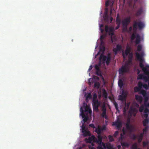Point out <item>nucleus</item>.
Masks as SVG:
<instances>
[{
  "label": "nucleus",
  "mask_w": 149,
  "mask_h": 149,
  "mask_svg": "<svg viewBox=\"0 0 149 149\" xmlns=\"http://www.w3.org/2000/svg\"><path fill=\"white\" fill-rule=\"evenodd\" d=\"M140 94H142L143 96L145 95L146 93V91L143 90H141L139 93Z\"/></svg>",
  "instance_id": "nucleus-40"
},
{
  "label": "nucleus",
  "mask_w": 149,
  "mask_h": 149,
  "mask_svg": "<svg viewBox=\"0 0 149 149\" xmlns=\"http://www.w3.org/2000/svg\"><path fill=\"white\" fill-rule=\"evenodd\" d=\"M141 37L139 34H136V40L135 41V42L136 44L137 45L139 44L141 41Z\"/></svg>",
  "instance_id": "nucleus-21"
},
{
  "label": "nucleus",
  "mask_w": 149,
  "mask_h": 149,
  "mask_svg": "<svg viewBox=\"0 0 149 149\" xmlns=\"http://www.w3.org/2000/svg\"><path fill=\"white\" fill-rule=\"evenodd\" d=\"M109 139L110 142H112L114 141L113 139L111 136L109 135Z\"/></svg>",
  "instance_id": "nucleus-47"
},
{
  "label": "nucleus",
  "mask_w": 149,
  "mask_h": 149,
  "mask_svg": "<svg viewBox=\"0 0 149 149\" xmlns=\"http://www.w3.org/2000/svg\"><path fill=\"white\" fill-rule=\"evenodd\" d=\"M106 146L108 149H113V146L110 143L107 144Z\"/></svg>",
  "instance_id": "nucleus-35"
},
{
  "label": "nucleus",
  "mask_w": 149,
  "mask_h": 149,
  "mask_svg": "<svg viewBox=\"0 0 149 149\" xmlns=\"http://www.w3.org/2000/svg\"><path fill=\"white\" fill-rule=\"evenodd\" d=\"M145 104V107H149V103H144Z\"/></svg>",
  "instance_id": "nucleus-58"
},
{
  "label": "nucleus",
  "mask_w": 149,
  "mask_h": 149,
  "mask_svg": "<svg viewBox=\"0 0 149 149\" xmlns=\"http://www.w3.org/2000/svg\"><path fill=\"white\" fill-rule=\"evenodd\" d=\"M89 126L92 127V128H95V126L93 124H90L89 125Z\"/></svg>",
  "instance_id": "nucleus-60"
},
{
  "label": "nucleus",
  "mask_w": 149,
  "mask_h": 149,
  "mask_svg": "<svg viewBox=\"0 0 149 149\" xmlns=\"http://www.w3.org/2000/svg\"><path fill=\"white\" fill-rule=\"evenodd\" d=\"M100 39L101 42L102 43V42H103V39H104V36H100Z\"/></svg>",
  "instance_id": "nucleus-57"
},
{
  "label": "nucleus",
  "mask_w": 149,
  "mask_h": 149,
  "mask_svg": "<svg viewBox=\"0 0 149 149\" xmlns=\"http://www.w3.org/2000/svg\"><path fill=\"white\" fill-rule=\"evenodd\" d=\"M113 4V2L110 1L108 0L105 3L106 6L107 7L109 5H110L111 7H112Z\"/></svg>",
  "instance_id": "nucleus-23"
},
{
  "label": "nucleus",
  "mask_w": 149,
  "mask_h": 149,
  "mask_svg": "<svg viewBox=\"0 0 149 149\" xmlns=\"http://www.w3.org/2000/svg\"><path fill=\"white\" fill-rule=\"evenodd\" d=\"M87 103H83V105L82 107H81L80 109L81 113L80 116H81L83 118V120L84 123L86 122L89 119V117L87 114L85 115L84 114V112H87L91 115V114L92 111L89 106L86 104Z\"/></svg>",
  "instance_id": "nucleus-1"
},
{
  "label": "nucleus",
  "mask_w": 149,
  "mask_h": 149,
  "mask_svg": "<svg viewBox=\"0 0 149 149\" xmlns=\"http://www.w3.org/2000/svg\"><path fill=\"white\" fill-rule=\"evenodd\" d=\"M105 48L103 46L102 48H100V51H102L103 52H104L105 50Z\"/></svg>",
  "instance_id": "nucleus-52"
},
{
  "label": "nucleus",
  "mask_w": 149,
  "mask_h": 149,
  "mask_svg": "<svg viewBox=\"0 0 149 149\" xmlns=\"http://www.w3.org/2000/svg\"><path fill=\"white\" fill-rule=\"evenodd\" d=\"M104 127L101 128L100 126H98L96 128L95 132L97 133L98 135H101L102 130H104Z\"/></svg>",
  "instance_id": "nucleus-16"
},
{
  "label": "nucleus",
  "mask_w": 149,
  "mask_h": 149,
  "mask_svg": "<svg viewBox=\"0 0 149 149\" xmlns=\"http://www.w3.org/2000/svg\"><path fill=\"white\" fill-rule=\"evenodd\" d=\"M107 57L106 56L101 54L100 56L99 59L100 60L102 59L103 61H105L106 60Z\"/></svg>",
  "instance_id": "nucleus-30"
},
{
  "label": "nucleus",
  "mask_w": 149,
  "mask_h": 149,
  "mask_svg": "<svg viewBox=\"0 0 149 149\" xmlns=\"http://www.w3.org/2000/svg\"><path fill=\"white\" fill-rule=\"evenodd\" d=\"M102 112H106V109L104 106H103L102 108Z\"/></svg>",
  "instance_id": "nucleus-56"
},
{
  "label": "nucleus",
  "mask_w": 149,
  "mask_h": 149,
  "mask_svg": "<svg viewBox=\"0 0 149 149\" xmlns=\"http://www.w3.org/2000/svg\"><path fill=\"white\" fill-rule=\"evenodd\" d=\"M143 67L141 68L144 74L148 76H145L143 74H140L138 75L137 79H143L145 82H147L149 80V70L147 68H149V65H147L145 67L143 66Z\"/></svg>",
  "instance_id": "nucleus-2"
},
{
  "label": "nucleus",
  "mask_w": 149,
  "mask_h": 149,
  "mask_svg": "<svg viewBox=\"0 0 149 149\" xmlns=\"http://www.w3.org/2000/svg\"><path fill=\"white\" fill-rule=\"evenodd\" d=\"M144 98L145 101L144 102H147V101L148 100L149 98V95L146 93L145 95L143 96Z\"/></svg>",
  "instance_id": "nucleus-29"
},
{
  "label": "nucleus",
  "mask_w": 149,
  "mask_h": 149,
  "mask_svg": "<svg viewBox=\"0 0 149 149\" xmlns=\"http://www.w3.org/2000/svg\"><path fill=\"white\" fill-rule=\"evenodd\" d=\"M148 113H145L143 115L144 117L145 118H149L148 117Z\"/></svg>",
  "instance_id": "nucleus-53"
},
{
  "label": "nucleus",
  "mask_w": 149,
  "mask_h": 149,
  "mask_svg": "<svg viewBox=\"0 0 149 149\" xmlns=\"http://www.w3.org/2000/svg\"><path fill=\"white\" fill-rule=\"evenodd\" d=\"M118 132L117 131H116L114 134V136L116 137L118 135Z\"/></svg>",
  "instance_id": "nucleus-59"
},
{
  "label": "nucleus",
  "mask_w": 149,
  "mask_h": 149,
  "mask_svg": "<svg viewBox=\"0 0 149 149\" xmlns=\"http://www.w3.org/2000/svg\"><path fill=\"white\" fill-rule=\"evenodd\" d=\"M145 127L144 128L143 130V133H146V132L148 130V129H149V126H144Z\"/></svg>",
  "instance_id": "nucleus-38"
},
{
  "label": "nucleus",
  "mask_w": 149,
  "mask_h": 149,
  "mask_svg": "<svg viewBox=\"0 0 149 149\" xmlns=\"http://www.w3.org/2000/svg\"><path fill=\"white\" fill-rule=\"evenodd\" d=\"M136 57L137 59L140 61L139 63V66L140 68H143L144 65L143 62L144 61L143 58V57L144 55V52H142L140 54L138 52H136Z\"/></svg>",
  "instance_id": "nucleus-4"
},
{
  "label": "nucleus",
  "mask_w": 149,
  "mask_h": 149,
  "mask_svg": "<svg viewBox=\"0 0 149 149\" xmlns=\"http://www.w3.org/2000/svg\"><path fill=\"white\" fill-rule=\"evenodd\" d=\"M144 112L145 113H147L149 112V109H148L147 107H145V108L144 109Z\"/></svg>",
  "instance_id": "nucleus-48"
},
{
  "label": "nucleus",
  "mask_w": 149,
  "mask_h": 149,
  "mask_svg": "<svg viewBox=\"0 0 149 149\" xmlns=\"http://www.w3.org/2000/svg\"><path fill=\"white\" fill-rule=\"evenodd\" d=\"M96 138L94 136H89L88 139H87V142L88 143H91L92 142H96Z\"/></svg>",
  "instance_id": "nucleus-15"
},
{
  "label": "nucleus",
  "mask_w": 149,
  "mask_h": 149,
  "mask_svg": "<svg viewBox=\"0 0 149 149\" xmlns=\"http://www.w3.org/2000/svg\"><path fill=\"white\" fill-rule=\"evenodd\" d=\"M138 87L135 86L134 88V90L135 92H139L142 88V82H139L138 84Z\"/></svg>",
  "instance_id": "nucleus-11"
},
{
  "label": "nucleus",
  "mask_w": 149,
  "mask_h": 149,
  "mask_svg": "<svg viewBox=\"0 0 149 149\" xmlns=\"http://www.w3.org/2000/svg\"><path fill=\"white\" fill-rule=\"evenodd\" d=\"M107 61L106 62V64L108 65L110 62L111 60V57L110 56H108L107 58Z\"/></svg>",
  "instance_id": "nucleus-37"
},
{
  "label": "nucleus",
  "mask_w": 149,
  "mask_h": 149,
  "mask_svg": "<svg viewBox=\"0 0 149 149\" xmlns=\"http://www.w3.org/2000/svg\"><path fill=\"white\" fill-rule=\"evenodd\" d=\"M121 144L123 147H128L129 146V144L126 142H121Z\"/></svg>",
  "instance_id": "nucleus-34"
},
{
  "label": "nucleus",
  "mask_w": 149,
  "mask_h": 149,
  "mask_svg": "<svg viewBox=\"0 0 149 149\" xmlns=\"http://www.w3.org/2000/svg\"><path fill=\"white\" fill-rule=\"evenodd\" d=\"M129 70L127 65L122 66L119 70V74H123L124 73L127 72Z\"/></svg>",
  "instance_id": "nucleus-8"
},
{
  "label": "nucleus",
  "mask_w": 149,
  "mask_h": 149,
  "mask_svg": "<svg viewBox=\"0 0 149 149\" xmlns=\"http://www.w3.org/2000/svg\"><path fill=\"white\" fill-rule=\"evenodd\" d=\"M97 139L96 140V142L98 144H101L102 142V137L101 135H98L97 136Z\"/></svg>",
  "instance_id": "nucleus-19"
},
{
  "label": "nucleus",
  "mask_w": 149,
  "mask_h": 149,
  "mask_svg": "<svg viewBox=\"0 0 149 149\" xmlns=\"http://www.w3.org/2000/svg\"><path fill=\"white\" fill-rule=\"evenodd\" d=\"M104 20L106 21H108V16L107 15V13H106V14H105V15L104 16Z\"/></svg>",
  "instance_id": "nucleus-43"
},
{
  "label": "nucleus",
  "mask_w": 149,
  "mask_h": 149,
  "mask_svg": "<svg viewBox=\"0 0 149 149\" xmlns=\"http://www.w3.org/2000/svg\"><path fill=\"white\" fill-rule=\"evenodd\" d=\"M122 49V46L120 45H117L116 46V48H114L113 49V51L115 55L117 54L118 52L120 51Z\"/></svg>",
  "instance_id": "nucleus-13"
},
{
  "label": "nucleus",
  "mask_w": 149,
  "mask_h": 149,
  "mask_svg": "<svg viewBox=\"0 0 149 149\" xmlns=\"http://www.w3.org/2000/svg\"><path fill=\"white\" fill-rule=\"evenodd\" d=\"M142 46L141 45H138L137 47V50L139 52L141 51L142 49Z\"/></svg>",
  "instance_id": "nucleus-42"
},
{
  "label": "nucleus",
  "mask_w": 149,
  "mask_h": 149,
  "mask_svg": "<svg viewBox=\"0 0 149 149\" xmlns=\"http://www.w3.org/2000/svg\"><path fill=\"white\" fill-rule=\"evenodd\" d=\"M131 22V17L130 16L125 18L122 22V27L127 26Z\"/></svg>",
  "instance_id": "nucleus-5"
},
{
  "label": "nucleus",
  "mask_w": 149,
  "mask_h": 149,
  "mask_svg": "<svg viewBox=\"0 0 149 149\" xmlns=\"http://www.w3.org/2000/svg\"><path fill=\"white\" fill-rule=\"evenodd\" d=\"M94 86L95 87L99 88L100 86V84L98 82H95L94 83Z\"/></svg>",
  "instance_id": "nucleus-44"
},
{
  "label": "nucleus",
  "mask_w": 149,
  "mask_h": 149,
  "mask_svg": "<svg viewBox=\"0 0 149 149\" xmlns=\"http://www.w3.org/2000/svg\"><path fill=\"white\" fill-rule=\"evenodd\" d=\"M97 96L95 93H94L93 98V101L92 102H100L98 101L97 99Z\"/></svg>",
  "instance_id": "nucleus-22"
},
{
  "label": "nucleus",
  "mask_w": 149,
  "mask_h": 149,
  "mask_svg": "<svg viewBox=\"0 0 149 149\" xmlns=\"http://www.w3.org/2000/svg\"><path fill=\"white\" fill-rule=\"evenodd\" d=\"M93 106V110L96 111H98V106L100 104V103H92Z\"/></svg>",
  "instance_id": "nucleus-20"
},
{
  "label": "nucleus",
  "mask_w": 149,
  "mask_h": 149,
  "mask_svg": "<svg viewBox=\"0 0 149 149\" xmlns=\"http://www.w3.org/2000/svg\"><path fill=\"white\" fill-rule=\"evenodd\" d=\"M145 106L143 105H141L139 109V111L140 112H141L143 111V110H144L145 108Z\"/></svg>",
  "instance_id": "nucleus-36"
},
{
  "label": "nucleus",
  "mask_w": 149,
  "mask_h": 149,
  "mask_svg": "<svg viewBox=\"0 0 149 149\" xmlns=\"http://www.w3.org/2000/svg\"><path fill=\"white\" fill-rule=\"evenodd\" d=\"M102 95L105 98H107L108 96V93L104 89H102Z\"/></svg>",
  "instance_id": "nucleus-24"
},
{
  "label": "nucleus",
  "mask_w": 149,
  "mask_h": 149,
  "mask_svg": "<svg viewBox=\"0 0 149 149\" xmlns=\"http://www.w3.org/2000/svg\"><path fill=\"white\" fill-rule=\"evenodd\" d=\"M133 58V54L132 53H130L128 56V60L130 61H132Z\"/></svg>",
  "instance_id": "nucleus-39"
},
{
  "label": "nucleus",
  "mask_w": 149,
  "mask_h": 149,
  "mask_svg": "<svg viewBox=\"0 0 149 149\" xmlns=\"http://www.w3.org/2000/svg\"><path fill=\"white\" fill-rule=\"evenodd\" d=\"M116 22L117 24H121V20L119 17L118 14L117 15L116 19Z\"/></svg>",
  "instance_id": "nucleus-27"
},
{
  "label": "nucleus",
  "mask_w": 149,
  "mask_h": 149,
  "mask_svg": "<svg viewBox=\"0 0 149 149\" xmlns=\"http://www.w3.org/2000/svg\"><path fill=\"white\" fill-rule=\"evenodd\" d=\"M101 65V63H99V64H96L95 66V68L96 70V74L98 76H100V77H102L100 71V67Z\"/></svg>",
  "instance_id": "nucleus-9"
},
{
  "label": "nucleus",
  "mask_w": 149,
  "mask_h": 149,
  "mask_svg": "<svg viewBox=\"0 0 149 149\" xmlns=\"http://www.w3.org/2000/svg\"><path fill=\"white\" fill-rule=\"evenodd\" d=\"M126 127L127 129L130 132H132L134 130L135 128L132 125H129L128 124H126Z\"/></svg>",
  "instance_id": "nucleus-12"
},
{
  "label": "nucleus",
  "mask_w": 149,
  "mask_h": 149,
  "mask_svg": "<svg viewBox=\"0 0 149 149\" xmlns=\"http://www.w3.org/2000/svg\"><path fill=\"white\" fill-rule=\"evenodd\" d=\"M118 85L120 88H121L123 85V83L122 80L120 79L118 82Z\"/></svg>",
  "instance_id": "nucleus-33"
},
{
  "label": "nucleus",
  "mask_w": 149,
  "mask_h": 149,
  "mask_svg": "<svg viewBox=\"0 0 149 149\" xmlns=\"http://www.w3.org/2000/svg\"><path fill=\"white\" fill-rule=\"evenodd\" d=\"M99 146L97 147V149H103L102 148L101 144H99Z\"/></svg>",
  "instance_id": "nucleus-54"
},
{
  "label": "nucleus",
  "mask_w": 149,
  "mask_h": 149,
  "mask_svg": "<svg viewBox=\"0 0 149 149\" xmlns=\"http://www.w3.org/2000/svg\"><path fill=\"white\" fill-rule=\"evenodd\" d=\"M131 50V48L129 47H127V48L125 50V54L126 56H125V54L123 52L122 55L123 58H125L127 56L128 54H129Z\"/></svg>",
  "instance_id": "nucleus-14"
},
{
  "label": "nucleus",
  "mask_w": 149,
  "mask_h": 149,
  "mask_svg": "<svg viewBox=\"0 0 149 149\" xmlns=\"http://www.w3.org/2000/svg\"><path fill=\"white\" fill-rule=\"evenodd\" d=\"M148 81V85H147L146 84H143V83L142 82V87H143L146 90L149 89V80Z\"/></svg>",
  "instance_id": "nucleus-28"
},
{
  "label": "nucleus",
  "mask_w": 149,
  "mask_h": 149,
  "mask_svg": "<svg viewBox=\"0 0 149 149\" xmlns=\"http://www.w3.org/2000/svg\"><path fill=\"white\" fill-rule=\"evenodd\" d=\"M106 113V112H102V113L101 114V116H102V117H104L105 116L107 115Z\"/></svg>",
  "instance_id": "nucleus-50"
},
{
  "label": "nucleus",
  "mask_w": 149,
  "mask_h": 149,
  "mask_svg": "<svg viewBox=\"0 0 149 149\" xmlns=\"http://www.w3.org/2000/svg\"><path fill=\"white\" fill-rule=\"evenodd\" d=\"M126 98V96L125 95H120L118 97L119 99L121 101L125 100Z\"/></svg>",
  "instance_id": "nucleus-32"
},
{
  "label": "nucleus",
  "mask_w": 149,
  "mask_h": 149,
  "mask_svg": "<svg viewBox=\"0 0 149 149\" xmlns=\"http://www.w3.org/2000/svg\"><path fill=\"white\" fill-rule=\"evenodd\" d=\"M138 142L139 143H140L142 140V138H139L138 137Z\"/></svg>",
  "instance_id": "nucleus-64"
},
{
  "label": "nucleus",
  "mask_w": 149,
  "mask_h": 149,
  "mask_svg": "<svg viewBox=\"0 0 149 149\" xmlns=\"http://www.w3.org/2000/svg\"><path fill=\"white\" fill-rule=\"evenodd\" d=\"M137 138V136L134 134H132L131 136V139L134 140H135Z\"/></svg>",
  "instance_id": "nucleus-46"
},
{
  "label": "nucleus",
  "mask_w": 149,
  "mask_h": 149,
  "mask_svg": "<svg viewBox=\"0 0 149 149\" xmlns=\"http://www.w3.org/2000/svg\"><path fill=\"white\" fill-rule=\"evenodd\" d=\"M136 38V33H133L131 36V39L132 40H134Z\"/></svg>",
  "instance_id": "nucleus-45"
},
{
  "label": "nucleus",
  "mask_w": 149,
  "mask_h": 149,
  "mask_svg": "<svg viewBox=\"0 0 149 149\" xmlns=\"http://www.w3.org/2000/svg\"><path fill=\"white\" fill-rule=\"evenodd\" d=\"M143 12V8H140L136 12V15L137 16L140 15Z\"/></svg>",
  "instance_id": "nucleus-25"
},
{
  "label": "nucleus",
  "mask_w": 149,
  "mask_h": 149,
  "mask_svg": "<svg viewBox=\"0 0 149 149\" xmlns=\"http://www.w3.org/2000/svg\"><path fill=\"white\" fill-rule=\"evenodd\" d=\"M82 128V132L83 133L84 135L85 136H90L91 133L89 131H87L85 128V126L84 125V123H83L81 126Z\"/></svg>",
  "instance_id": "nucleus-7"
},
{
  "label": "nucleus",
  "mask_w": 149,
  "mask_h": 149,
  "mask_svg": "<svg viewBox=\"0 0 149 149\" xmlns=\"http://www.w3.org/2000/svg\"><path fill=\"white\" fill-rule=\"evenodd\" d=\"M148 142L143 141V147H146L148 144Z\"/></svg>",
  "instance_id": "nucleus-49"
},
{
  "label": "nucleus",
  "mask_w": 149,
  "mask_h": 149,
  "mask_svg": "<svg viewBox=\"0 0 149 149\" xmlns=\"http://www.w3.org/2000/svg\"><path fill=\"white\" fill-rule=\"evenodd\" d=\"M116 109L118 111V105L117 104V103H113Z\"/></svg>",
  "instance_id": "nucleus-51"
},
{
  "label": "nucleus",
  "mask_w": 149,
  "mask_h": 149,
  "mask_svg": "<svg viewBox=\"0 0 149 149\" xmlns=\"http://www.w3.org/2000/svg\"><path fill=\"white\" fill-rule=\"evenodd\" d=\"M112 125L116 126L117 128H120L122 126V123L120 121L118 120L117 121L113 122Z\"/></svg>",
  "instance_id": "nucleus-17"
},
{
  "label": "nucleus",
  "mask_w": 149,
  "mask_h": 149,
  "mask_svg": "<svg viewBox=\"0 0 149 149\" xmlns=\"http://www.w3.org/2000/svg\"><path fill=\"white\" fill-rule=\"evenodd\" d=\"M144 133H142L140 134L138 136V138H143V134Z\"/></svg>",
  "instance_id": "nucleus-55"
},
{
  "label": "nucleus",
  "mask_w": 149,
  "mask_h": 149,
  "mask_svg": "<svg viewBox=\"0 0 149 149\" xmlns=\"http://www.w3.org/2000/svg\"><path fill=\"white\" fill-rule=\"evenodd\" d=\"M130 119H128L127 120V123L126 124H128L129 125H130Z\"/></svg>",
  "instance_id": "nucleus-62"
},
{
  "label": "nucleus",
  "mask_w": 149,
  "mask_h": 149,
  "mask_svg": "<svg viewBox=\"0 0 149 149\" xmlns=\"http://www.w3.org/2000/svg\"><path fill=\"white\" fill-rule=\"evenodd\" d=\"M133 31L136 32L138 26L139 29L140 30H141L145 27V24L143 22L141 21L138 22L135 21L133 22Z\"/></svg>",
  "instance_id": "nucleus-3"
},
{
  "label": "nucleus",
  "mask_w": 149,
  "mask_h": 149,
  "mask_svg": "<svg viewBox=\"0 0 149 149\" xmlns=\"http://www.w3.org/2000/svg\"><path fill=\"white\" fill-rule=\"evenodd\" d=\"M85 96L86 97V102H88L89 100L91 99L92 98V95H91V93H90L86 94Z\"/></svg>",
  "instance_id": "nucleus-18"
},
{
  "label": "nucleus",
  "mask_w": 149,
  "mask_h": 149,
  "mask_svg": "<svg viewBox=\"0 0 149 149\" xmlns=\"http://www.w3.org/2000/svg\"><path fill=\"white\" fill-rule=\"evenodd\" d=\"M131 149H137V146L136 143L133 144L131 147Z\"/></svg>",
  "instance_id": "nucleus-41"
},
{
  "label": "nucleus",
  "mask_w": 149,
  "mask_h": 149,
  "mask_svg": "<svg viewBox=\"0 0 149 149\" xmlns=\"http://www.w3.org/2000/svg\"><path fill=\"white\" fill-rule=\"evenodd\" d=\"M93 78L95 79L99 80V78L96 76H93Z\"/></svg>",
  "instance_id": "nucleus-61"
},
{
  "label": "nucleus",
  "mask_w": 149,
  "mask_h": 149,
  "mask_svg": "<svg viewBox=\"0 0 149 149\" xmlns=\"http://www.w3.org/2000/svg\"><path fill=\"white\" fill-rule=\"evenodd\" d=\"M142 122L143 126H147V125L149 123V118H145Z\"/></svg>",
  "instance_id": "nucleus-26"
},
{
  "label": "nucleus",
  "mask_w": 149,
  "mask_h": 149,
  "mask_svg": "<svg viewBox=\"0 0 149 149\" xmlns=\"http://www.w3.org/2000/svg\"><path fill=\"white\" fill-rule=\"evenodd\" d=\"M127 27H123V30L125 31H127Z\"/></svg>",
  "instance_id": "nucleus-63"
},
{
  "label": "nucleus",
  "mask_w": 149,
  "mask_h": 149,
  "mask_svg": "<svg viewBox=\"0 0 149 149\" xmlns=\"http://www.w3.org/2000/svg\"><path fill=\"white\" fill-rule=\"evenodd\" d=\"M138 111V110L136 108H131L129 111V113L131 116L132 115L135 116Z\"/></svg>",
  "instance_id": "nucleus-10"
},
{
  "label": "nucleus",
  "mask_w": 149,
  "mask_h": 149,
  "mask_svg": "<svg viewBox=\"0 0 149 149\" xmlns=\"http://www.w3.org/2000/svg\"><path fill=\"white\" fill-rule=\"evenodd\" d=\"M105 32L107 33L109 31V35L111 36H113L114 34L113 31L114 30V28L112 27H109L108 26L106 25L105 27Z\"/></svg>",
  "instance_id": "nucleus-6"
},
{
  "label": "nucleus",
  "mask_w": 149,
  "mask_h": 149,
  "mask_svg": "<svg viewBox=\"0 0 149 149\" xmlns=\"http://www.w3.org/2000/svg\"><path fill=\"white\" fill-rule=\"evenodd\" d=\"M135 98L136 100L140 101L139 102H142V97L141 96L138 95H135Z\"/></svg>",
  "instance_id": "nucleus-31"
}]
</instances>
